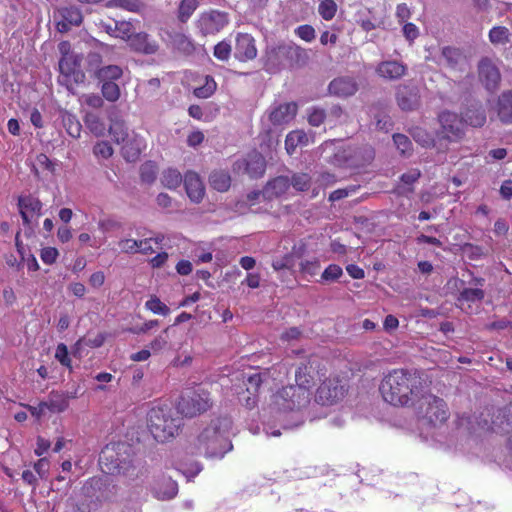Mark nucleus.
Returning a JSON list of instances; mask_svg holds the SVG:
<instances>
[{
    "mask_svg": "<svg viewBox=\"0 0 512 512\" xmlns=\"http://www.w3.org/2000/svg\"><path fill=\"white\" fill-rule=\"evenodd\" d=\"M470 284L475 287L464 288L460 291L457 297V303L459 305H463L464 303L481 302L484 299L485 291L482 287L485 284V279L481 277H473Z\"/></svg>",
    "mask_w": 512,
    "mask_h": 512,
    "instance_id": "23",
    "label": "nucleus"
},
{
    "mask_svg": "<svg viewBox=\"0 0 512 512\" xmlns=\"http://www.w3.org/2000/svg\"><path fill=\"white\" fill-rule=\"evenodd\" d=\"M315 392V401L323 406L334 405L342 400L347 391V384L336 374H330L321 378Z\"/></svg>",
    "mask_w": 512,
    "mask_h": 512,
    "instance_id": "9",
    "label": "nucleus"
},
{
    "mask_svg": "<svg viewBox=\"0 0 512 512\" xmlns=\"http://www.w3.org/2000/svg\"><path fill=\"white\" fill-rule=\"evenodd\" d=\"M228 23L229 18L226 12L210 10L200 15L197 26L200 32L207 36L220 32Z\"/></svg>",
    "mask_w": 512,
    "mask_h": 512,
    "instance_id": "13",
    "label": "nucleus"
},
{
    "mask_svg": "<svg viewBox=\"0 0 512 512\" xmlns=\"http://www.w3.org/2000/svg\"><path fill=\"white\" fill-rule=\"evenodd\" d=\"M290 186L299 192L307 191L311 186V177L307 173H296L290 180Z\"/></svg>",
    "mask_w": 512,
    "mask_h": 512,
    "instance_id": "47",
    "label": "nucleus"
},
{
    "mask_svg": "<svg viewBox=\"0 0 512 512\" xmlns=\"http://www.w3.org/2000/svg\"><path fill=\"white\" fill-rule=\"evenodd\" d=\"M326 119V112L324 109L319 107H313L308 114V123L311 126L318 127Z\"/></svg>",
    "mask_w": 512,
    "mask_h": 512,
    "instance_id": "61",
    "label": "nucleus"
},
{
    "mask_svg": "<svg viewBox=\"0 0 512 512\" xmlns=\"http://www.w3.org/2000/svg\"><path fill=\"white\" fill-rule=\"evenodd\" d=\"M122 154L127 161L134 162L139 158L141 148L134 144L133 141L126 142L122 147Z\"/></svg>",
    "mask_w": 512,
    "mask_h": 512,
    "instance_id": "57",
    "label": "nucleus"
},
{
    "mask_svg": "<svg viewBox=\"0 0 512 512\" xmlns=\"http://www.w3.org/2000/svg\"><path fill=\"white\" fill-rule=\"evenodd\" d=\"M441 56L445 60V64L452 70H461V64L465 62V56L461 49L444 46L441 48Z\"/></svg>",
    "mask_w": 512,
    "mask_h": 512,
    "instance_id": "29",
    "label": "nucleus"
},
{
    "mask_svg": "<svg viewBox=\"0 0 512 512\" xmlns=\"http://www.w3.org/2000/svg\"><path fill=\"white\" fill-rule=\"evenodd\" d=\"M183 181L181 173L174 168H168L163 171L161 182L168 189H176Z\"/></svg>",
    "mask_w": 512,
    "mask_h": 512,
    "instance_id": "39",
    "label": "nucleus"
},
{
    "mask_svg": "<svg viewBox=\"0 0 512 512\" xmlns=\"http://www.w3.org/2000/svg\"><path fill=\"white\" fill-rule=\"evenodd\" d=\"M319 15L326 21L332 20L337 12V4L334 0H322L318 6Z\"/></svg>",
    "mask_w": 512,
    "mask_h": 512,
    "instance_id": "49",
    "label": "nucleus"
},
{
    "mask_svg": "<svg viewBox=\"0 0 512 512\" xmlns=\"http://www.w3.org/2000/svg\"><path fill=\"white\" fill-rule=\"evenodd\" d=\"M198 7L197 0H182L178 7V19L186 23Z\"/></svg>",
    "mask_w": 512,
    "mask_h": 512,
    "instance_id": "41",
    "label": "nucleus"
},
{
    "mask_svg": "<svg viewBox=\"0 0 512 512\" xmlns=\"http://www.w3.org/2000/svg\"><path fill=\"white\" fill-rule=\"evenodd\" d=\"M47 405V409L51 412L61 413L64 412L69 406L68 397L57 391H52L49 394L48 401H44Z\"/></svg>",
    "mask_w": 512,
    "mask_h": 512,
    "instance_id": "35",
    "label": "nucleus"
},
{
    "mask_svg": "<svg viewBox=\"0 0 512 512\" xmlns=\"http://www.w3.org/2000/svg\"><path fill=\"white\" fill-rule=\"evenodd\" d=\"M416 417L433 427L446 423L450 417V410L446 401L428 390L422 392L421 397L412 405Z\"/></svg>",
    "mask_w": 512,
    "mask_h": 512,
    "instance_id": "3",
    "label": "nucleus"
},
{
    "mask_svg": "<svg viewBox=\"0 0 512 512\" xmlns=\"http://www.w3.org/2000/svg\"><path fill=\"white\" fill-rule=\"evenodd\" d=\"M211 406L212 399L207 390L189 389L181 395L177 403V411L184 417L193 418L206 412Z\"/></svg>",
    "mask_w": 512,
    "mask_h": 512,
    "instance_id": "8",
    "label": "nucleus"
},
{
    "mask_svg": "<svg viewBox=\"0 0 512 512\" xmlns=\"http://www.w3.org/2000/svg\"><path fill=\"white\" fill-rule=\"evenodd\" d=\"M109 120V134L112 139L118 144L124 143L128 138V128L125 121L117 115H110Z\"/></svg>",
    "mask_w": 512,
    "mask_h": 512,
    "instance_id": "30",
    "label": "nucleus"
},
{
    "mask_svg": "<svg viewBox=\"0 0 512 512\" xmlns=\"http://www.w3.org/2000/svg\"><path fill=\"white\" fill-rule=\"evenodd\" d=\"M130 51L139 55H155L160 49L159 42L145 31L134 33L127 45Z\"/></svg>",
    "mask_w": 512,
    "mask_h": 512,
    "instance_id": "16",
    "label": "nucleus"
},
{
    "mask_svg": "<svg viewBox=\"0 0 512 512\" xmlns=\"http://www.w3.org/2000/svg\"><path fill=\"white\" fill-rule=\"evenodd\" d=\"M164 240V236L163 235H158L156 236L155 238H146V239H141L138 241V249H137V253H142V254H152L153 252H155V248L152 246V243L154 242V244L157 246V248H159V246L162 244Z\"/></svg>",
    "mask_w": 512,
    "mask_h": 512,
    "instance_id": "44",
    "label": "nucleus"
},
{
    "mask_svg": "<svg viewBox=\"0 0 512 512\" xmlns=\"http://www.w3.org/2000/svg\"><path fill=\"white\" fill-rule=\"evenodd\" d=\"M85 124L88 127V129L95 135V136H103L106 131V126L104 122L100 119L99 116L93 113H87L85 116Z\"/></svg>",
    "mask_w": 512,
    "mask_h": 512,
    "instance_id": "40",
    "label": "nucleus"
},
{
    "mask_svg": "<svg viewBox=\"0 0 512 512\" xmlns=\"http://www.w3.org/2000/svg\"><path fill=\"white\" fill-rule=\"evenodd\" d=\"M430 382L426 375L417 369H393L385 375L379 391L385 402L396 407H412L428 390Z\"/></svg>",
    "mask_w": 512,
    "mask_h": 512,
    "instance_id": "1",
    "label": "nucleus"
},
{
    "mask_svg": "<svg viewBox=\"0 0 512 512\" xmlns=\"http://www.w3.org/2000/svg\"><path fill=\"white\" fill-rule=\"evenodd\" d=\"M99 465L103 473L110 475L126 474L131 466L130 462L120 461L117 453L109 447L102 450Z\"/></svg>",
    "mask_w": 512,
    "mask_h": 512,
    "instance_id": "15",
    "label": "nucleus"
},
{
    "mask_svg": "<svg viewBox=\"0 0 512 512\" xmlns=\"http://www.w3.org/2000/svg\"><path fill=\"white\" fill-rule=\"evenodd\" d=\"M393 141L400 154L403 156H410L413 152V145L408 136L395 133L393 135Z\"/></svg>",
    "mask_w": 512,
    "mask_h": 512,
    "instance_id": "42",
    "label": "nucleus"
},
{
    "mask_svg": "<svg viewBox=\"0 0 512 512\" xmlns=\"http://www.w3.org/2000/svg\"><path fill=\"white\" fill-rule=\"evenodd\" d=\"M182 426L181 418L168 405L152 407L147 413V427L153 438L165 443L175 438Z\"/></svg>",
    "mask_w": 512,
    "mask_h": 512,
    "instance_id": "2",
    "label": "nucleus"
},
{
    "mask_svg": "<svg viewBox=\"0 0 512 512\" xmlns=\"http://www.w3.org/2000/svg\"><path fill=\"white\" fill-rule=\"evenodd\" d=\"M42 203L33 195H24L18 198L19 213L25 226H29L31 219L42 214Z\"/></svg>",
    "mask_w": 512,
    "mask_h": 512,
    "instance_id": "19",
    "label": "nucleus"
},
{
    "mask_svg": "<svg viewBox=\"0 0 512 512\" xmlns=\"http://www.w3.org/2000/svg\"><path fill=\"white\" fill-rule=\"evenodd\" d=\"M375 157V151L370 146L347 147L339 149L330 162L339 167L361 168L370 164Z\"/></svg>",
    "mask_w": 512,
    "mask_h": 512,
    "instance_id": "10",
    "label": "nucleus"
},
{
    "mask_svg": "<svg viewBox=\"0 0 512 512\" xmlns=\"http://www.w3.org/2000/svg\"><path fill=\"white\" fill-rule=\"evenodd\" d=\"M343 275L342 268L337 264L328 265L321 274V282H335Z\"/></svg>",
    "mask_w": 512,
    "mask_h": 512,
    "instance_id": "52",
    "label": "nucleus"
},
{
    "mask_svg": "<svg viewBox=\"0 0 512 512\" xmlns=\"http://www.w3.org/2000/svg\"><path fill=\"white\" fill-rule=\"evenodd\" d=\"M398 106L404 111H411L417 104V95L407 86L399 87L396 93Z\"/></svg>",
    "mask_w": 512,
    "mask_h": 512,
    "instance_id": "32",
    "label": "nucleus"
},
{
    "mask_svg": "<svg viewBox=\"0 0 512 512\" xmlns=\"http://www.w3.org/2000/svg\"><path fill=\"white\" fill-rule=\"evenodd\" d=\"M59 252L55 247H45L40 252V258L44 264L52 265L56 262Z\"/></svg>",
    "mask_w": 512,
    "mask_h": 512,
    "instance_id": "63",
    "label": "nucleus"
},
{
    "mask_svg": "<svg viewBox=\"0 0 512 512\" xmlns=\"http://www.w3.org/2000/svg\"><path fill=\"white\" fill-rule=\"evenodd\" d=\"M183 182L190 200L200 203L205 195V187L200 176L196 172L189 171L185 174Z\"/></svg>",
    "mask_w": 512,
    "mask_h": 512,
    "instance_id": "24",
    "label": "nucleus"
},
{
    "mask_svg": "<svg viewBox=\"0 0 512 512\" xmlns=\"http://www.w3.org/2000/svg\"><path fill=\"white\" fill-rule=\"evenodd\" d=\"M217 84L212 76L205 77V84L194 89V95L198 98H208L216 90Z\"/></svg>",
    "mask_w": 512,
    "mask_h": 512,
    "instance_id": "51",
    "label": "nucleus"
},
{
    "mask_svg": "<svg viewBox=\"0 0 512 512\" xmlns=\"http://www.w3.org/2000/svg\"><path fill=\"white\" fill-rule=\"evenodd\" d=\"M145 307L147 310L158 315L167 316L170 313L169 307L155 295L146 301Z\"/></svg>",
    "mask_w": 512,
    "mask_h": 512,
    "instance_id": "45",
    "label": "nucleus"
},
{
    "mask_svg": "<svg viewBox=\"0 0 512 512\" xmlns=\"http://www.w3.org/2000/svg\"><path fill=\"white\" fill-rule=\"evenodd\" d=\"M35 472L40 479H46L49 473L50 461L46 458H40L33 465Z\"/></svg>",
    "mask_w": 512,
    "mask_h": 512,
    "instance_id": "64",
    "label": "nucleus"
},
{
    "mask_svg": "<svg viewBox=\"0 0 512 512\" xmlns=\"http://www.w3.org/2000/svg\"><path fill=\"white\" fill-rule=\"evenodd\" d=\"M239 168H243L244 172L252 179H258L264 176L266 171V160L264 156L253 150L240 162Z\"/></svg>",
    "mask_w": 512,
    "mask_h": 512,
    "instance_id": "18",
    "label": "nucleus"
},
{
    "mask_svg": "<svg viewBox=\"0 0 512 512\" xmlns=\"http://www.w3.org/2000/svg\"><path fill=\"white\" fill-rule=\"evenodd\" d=\"M59 14L61 20L57 23V29L60 32H67L71 26H79L83 20L80 9L75 6L61 8Z\"/></svg>",
    "mask_w": 512,
    "mask_h": 512,
    "instance_id": "26",
    "label": "nucleus"
},
{
    "mask_svg": "<svg viewBox=\"0 0 512 512\" xmlns=\"http://www.w3.org/2000/svg\"><path fill=\"white\" fill-rule=\"evenodd\" d=\"M463 119L464 126L470 125L472 127H482L486 123V113L485 111L479 108H467L463 115L461 116Z\"/></svg>",
    "mask_w": 512,
    "mask_h": 512,
    "instance_id": "34",
    "label": "nucleus"
},
{
    "mask_svg": "<svg viewBox=\"0 0 512 512\" xmlns=\"http://www.w3.org/2000/svg\"><path fill=\"white\" fill-rule=\"evenodd\" d=\"M209 184L219 192H226L231 186V176L224 170L213 171L209 176Z\"/></svg>",
    "mask_w": 512,
    "mask_h": 512,
    "instance_id": "33",
    "label": "nucleus"
},
{
    "mask_svg": "<svg viewBox=\"0 0 512 512\" xmlns=\"http://www.w3.org/2000/svg\"><path fill=\"white\" fill-rule=\"evenodd\" d=\"M123 70L118 65H107L102 67L97 75L96 78L101 82H108V81H115L122 77Z\"/></svg>",
    "mask_w": 512,
    "mask_h": 512,
    "instance_id": "38",
    "label": "nucleus"
},
{
    "mask_svg": "<svg viewBox=\"0 0 512 512\" xmlns=\"http://www.w3.org/2000/svg\"><path fill=\"white\" fill-rule=\"evenodd\" d=\"M320 261L314 257L311 260H303L299 264V272L304 276L314 277L319 273Z\"/></svg>",
    "mask_w": 512,
    "mask_h": 512,
    "instance_id": "46",
    "label": "nucleus"
},
{
    "mask_svg": "<svg viewBox=\"0 0 512 512\" xmlns=\"http://www.w3.org/2000/svg\"><path fill=\"white\" fill-rule=\"evenodd\" d=\"M55 358L60 362L62 366L69 369V371H72V361L71 358L69 357L68 348L64 343H59L57 345L55 351Z\"/></svg>",
    "mask_w": 512,
    "mask_h": 512,
    "instance_id": "55",
    "label": "nucleus"
},
{
    "mask_svg": "<svg viewBox=\"0 0 512 512\" xmlns=\"http://www.w3.org/2000/svg\"><path fill=\"white\" fill-rule=\"evenodd\" d=\"M113 148L107 141H99L93 147V153L98 158L108 159L113 155Z\"/></svg>",
    "mask_w": 512,
    "mask_h": 512,
    "instance_id": "60",
    "label": "nucleus"
},
{
    "mask_svg": "<svg viewBox=\"0 0 512 512\" xmlns=\"http://www.w3.org/2000/svg\"><path fill=\"white\" fill-rule=\"evenodd\" d=\"M311 392L304 387L295 385H287L279 389L272 395V404L279 411H294L306 407L310 402Z\"/></svg>",
    "mask_w": 512,
    "mask_h": 512,
    "instance_id": "6",
    "label": "nucleus"
},
{
    "mask_svg": "<svg viewBox=\"0 0 512 512\" xmlns=\"http://www.w3.org/2000/svg\"><path fill=\"white\" fill-rule=\"evenodd\" d=\"M420 177L421 171L418 168H412L400 176V181L403 185L409 186L407 191L412 192L413 188L411 186L416 183Z\"/></svg>",
    "mask_w": 512,
    "mask_h": 512,
    "instance_id": "59",
    "label": "nucleus"
},
{
    "mask_svg": "<svg viewBox=\"0 0 512 512\" xmlns=\"http://www.w3.org/2000/svg\"><path fill=\"white\" fill-rule=\"evenodd\" d=\"M152 493L158 500L173 499L178 493V484L171 477L162 476L155 481Z\"/></svg>",
    "mask_w": 512,
    "mask_h": 512,
    "instance_id": "25",
    "label": "nucleus"
},
{
    "mask_svg": "<svg viewBox=\"0 0 512 512\" xmlns=\"http://www.w3.org/2000/svg\"><path fill=\"white\" fill-rule=\"evenodd\" d=\"M63 125L66 132L73 138H79L82 131V125L79 120L71 114H67L63 117Z\"/></svg>",
    "mask_w": 512,
    "mask_h": 512,
    "instance_id": "43",
    "label": "nucleus"
},
{
    "mask_svg": "<svg viewBox=\"0 0 512 512\" xmlns=\"http://www.w3.org/2000/svg\"><path fill=\"white\" fill-rule=\"evenodd\" d=\"M282 368L283 365L277 363L259 373L249 376L246 382V391L239 396L240 402L248 409L254 408L258 402V393L261 385L267 383L269 379L276 381L277 377L281 374Z\"/></svg>",
    "mask_w": 512,
    "mask_h": 512,
    "instance_id": "7",
    "label": "nucleus"
},
{
    "mask_svg": "<svg viewBox=\"0 0 512 512\" xmlns=\"http://www.w3.org/2000/svg\"><path fill=\"white\" fill-rule=\"evenodd\" d=\"M497 115L503 124H512V90L503 91L497 100Z\"/></svg>",
    "mask_w": 512,
    "mask_h": 512,
    "instance_id": "28",
    "label": "nucleus"
},
{
    "mask_svg": "<svg viewBox=\"0 0 512 512\" xmlns=\"http://www.w3.org/2000/svg\"><path fill=\"white\" fill-rule=\"evenodd\" d=\"M257 48L255 39L248 33H238L235 38L234 57L240 62L255 59Z\"/></svg>",
    "mask_w": 512,
    "mask_h": 512,
    "instance_id": "17",
    "label": "nucleus"
},
{
    "mask_svg": "<svg viewBox=\"0 0 512 512\" xmlns=\"http://www.w3.org/2000/svg\"><path fill=\"white\" fill-rule=\"evenodd\" d=\"M290 188V179L287 176H278L268 181L264 186L263 195L272 200L285 194Z\"/></svg>",
    "mask_w": 512,
    "mask_h": 512,
    "instance_id": "27",
    "label": "nucleus"
},
{
    "mask_svg": "<svg viewBox=\"0 0 512 512\" xmlns=\"http://www.w3.org/2000/svg\"><path fill=\"white\" fill-rule=\"evenodd\" d=\"M478 76L485 89L493 92L501 82V73L495 63L488 57H483L478 63Z\"/></svg>",
    "mask_w": 512,
    "mask_h": 512,
    "instance_id": "14",
    "label": "nucleus"
},
{
    "mask_svg": "<svg viewBox=\"0 0 512 512\" xmlns=\"http://www.w3.org/2000/svg\"><path fill=\"white\" fill-rule=\"evenodd\" d=\"M308 143V135L303 130H294L286 136L285 149L289 155H292L298 146H306Z\"/></svg>",
    "mask_w": 512,
    "mask_h": 512,
    "instance_id": "31",
    "label": "nucleus"
},
{
    "mask_svg": "<svg viewBox=\"0 0 512 512\" xmlns=\"http://www.w3.org/2000/svg\"><path fill=\"white\" fill-rule=\"evenodd\" d=\"M295 34L306 42H312L315 37V29L308 24L300 25L295 29Z\"/></svg>",
    "mask_w": 512,
    "mask_h": 512,
    "instance_id": "62",
    "label": "nucleus"
},
{
    "mask_svg": "<svg viewBox=\"0 0 512 512\" xmlns=\"http://www.w3.org/2000/svg\"><path fill=\"white\" fill-rule=\"evenodd\" d=\"M408 67L403 62L397 60H385L376 66V74L385 80L397 81L406 75Z\"/></svg>",
    "mask_w": 512,
    "mask_h": 512,
    "instance_id": "20",
    "label": "nucleus"
},
{
    "mask_svg": "<svg viewBox=\"0 0 512 512\" xmlns=\"http://www.w3.org/2000/svg\"><path fill=\"white\" fill-rule=\"evenodd\" d=\"M106 339V335L104 333H97L95 336L87 335L86 337L80 338L75 346L80 349L82 346H88L91 348H99L101 347Z\"/></svg>",
    "mask_w": 512,
    "mask_h": 512,
    "instance_id": "48",
    "label": "nucleus"
},
{
    "mask_svg": "<svg viewBox=\"0 0 512 512\" xmlns=\"http://www.w3.org/2000/svg\"><path fill=\"white\" fill-rule=\"evenodd\" d=\"M440 132L449 141H459L465 135L464 123L457 113L444 110L438 114Z\"/></svg>",
    "mask_w": 512,
    "mask_h": 512,
    "instance_id": "12",
    "label": "nucleus"
},
{
    "mask_svg": "<svg viewBox=\"0 0 512 512\" xmlns=\"http://www.w3.org/2000/svg\"><path fill=\"white\" fill-rule=\"evenodd\" d=\"M140 177L142 182L145 183H152L155 181L157 177V167L152 162H146L144 163L140 168Z\"/></svg>",
    "mask_w": 512,
    "mask_h": 512,
    "instance_id": "54",
    "label": "nucleus"
},
{
    "mask_svg": "<svg viewBox=\"0 0 512 512\" xmlns=\"http://www.w3.org/2000/svg\"><path fill=\"white\" fill-rule=\"evenodd\" d=\"M488 38L495 46L506 45L512 42V33L507 27L498 25L490 29Z\"/></svg>",
    "mask_w": 512,
    "mask_h": 512,
    "instance_id": "36",
    "label": "nucleus"
},
{
    "mask_svg": "<svg viewBox=\"0 0 512 512\" xmlns=\"http://www.w3.org/2000/svg\"><path fill=\"white\" fill-rule=\"evenodd\" d=\"M292 366L294 367L295 383L310 392L317 381L321 380V378L327 374L326 365L320 357L315 354L301 357Z\"/></svg>",
    "mask_w": 512,
    "mask_h": 512,
    "instance_id": "5",
    "label": "nucleus"
},
{
    "mask_svg": "<svg viewBox=\"0 0 512 512\" xmlns=\"http://www.w3.org/2000/svg\"><path fill=\"white\" fill-rule=\"evenodd\" d=\"M196 448L199 454L206 457H223L232 444L228 437L219 430V427L212 423L199 434L196 441Z\"/></svg>",
    "mask_w": 512,
    "mask_h": 512,
    "instance_id": "4",
    "label": "nucleus"
},
{
    "mask_svg": "<svg viewBox=\"0 0 512 512\" xmlns=\"http://www.w3.org/2000/svg\"><path fill=\"white\" fill-rule=\"evenodd\" d=\"M298 105L296 102L279 104L271 109L269 120L274 126H282L291 122L297 115Z\"/></svg>",
    "mask_w": 512,
    "mask_h": 512,
    "instance_id": "22",
    "label": "nucleus"
},
{
    "mask_svg": "<svg viewBox=\"0 0 512 512\" xmlns=\"http://www.w3.org/2000/svg\"><path fill=\"white\" fill-rule=\"evenodd\" d=\"M115 29L118 32L116 37L124 40L128 45L132 35L135 33L132 31V24L126 21L116 22Z\"/></svg>",
    "mask_w": 512,
    "mask_h": 512,
    "instance_id": "58",
    "label": "nucleus"
},
{
    "mask_svg": "<svg viewBox=\"0 0 512 512\" xmlns=\"http://www.w3.org/2000/svg\"><path fill=\"white\" fill-rule=\"evenodd\" d=\"M102 56L98 52H89L86 56V69L88 72L94 73L96 76L98 71L102 68Z\"/></svg>",
    "mask_w": 512,
    "mask_h": 512,
    "instance_id": "56",
    "label": "nucleus"
},
{
    "mask_svg": "<svg viewBox=\"0 0 512 512\" xmlns=\"http://www.w3.org/2000/svg\"><path fill=\"white\" fill-rule=\"evenodd\" d=\"M231 51V44L226 40H222L214 46L213 55L218 60L225 62L229 60Z\"/></svg>",
    "mask_w": 512,
    "mask_h": 512,
    "instance_id": "53",
    "label": "nucleus"
},
{
    "mask_svg": "<svg viewBox=\"0 0 512 512\" xmlns=\"http://www.w3.org/2000/svg\"><path fill=\"white\" fill-rule=\"evenodd\" d=\"M101 92L103 97L109 102H115L120 97V88L113 81L102 82Z\"/></svg>",
    "mask_w": 512,
    "mask_h": 512,
    "instance_id": "50",
    "label": "nucleus"
},
{
    "mask_svg": "<svg viewBox=\"0 0 512 512\" xmlns=\"http://www.w3.org/2000/svg\"><path fill=\"white\" fill-rule=\"evenodd\" d=\"M81 57L74 53H66L59 60V82L70 88L72 84H80L85 80V74L80 69Z\"/></svg>",
    "mask_w": 512,
    "mask_h": 512,
    "instance_id": "11",
    "label": "nucleus"
},
{
    "mask_svg": "<svg viewBox=\"0 0 512 512\" xmlns=\"http://www.w3.org/2000/svg\"><path fill=\"white\" fill-rule=\"evenodd\" d=\"M108 8H120L133 13H141L145 4L141 0H109L106 3Z\"/></svg>",
    "mask_w": 512,
    "mask_h": 512,
    "instance_id": "37",
    "label": "nucleus"
},
{
    "mask_svg": "<svg viewBox=\"0 0 512 512\" xmlns=\"http://www.w3.org/2000/svg\"><path fill=\"white\" fill-rule=\"evenodd\" d=\"M358 91V83L353 77L340 76L333 79L328 85L329 94L339 97L347 98L353 96Z\"/></svg>",
    "mask_w": 512,
    "mask_h": 512,
    "instance_id": "21",
    "label": "nucleus"
}]
</instances>
